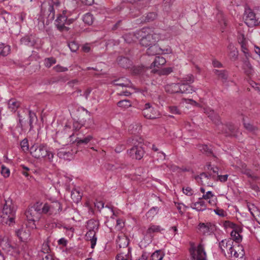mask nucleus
<instances>
[{
  "label": "nucleus",
  "instance_id": "nucleus-10",
  "mask_svg": "<svg viewBox=\"0 0 260 260\" xmlns=\"http://www.w3.org/2000/svg\"><path fill=\"white\" fill-rule=\"evenodd\" d=\"M0 248L8 252L16 248L12 245L11 237L8 235L0 236Z\"/></svg>",
  "mask_w": 260,
  "mask_h": 260
},
{
  "label": "nucleus",
  "instance_id": "nucleus-16",
  "mask_svg": "<svg viewBox=\"0 0 260 260\" xmlns=\"http://www.w3.org/2000/svg\"><path fill=\"white\" fill-rule=\"evenodd\" d=\"M234 245V242L231 239L223 240L219 243V247L225 255H228L229 251H230Z\"/></svg>",
  "mask_w": 260,
  "mask_h": 260
},
{
  "label": "nucleus",
  "instance_id": "nucleus-28",
  "mask_svg": "<svg viewBox=\"0 0 260 260\" xmlns=\"http://www.w3.org/2000/svg\"><path fill=\"white\" fill-rule=\"evenodd\" d=\"M20 106V103L16 99H12L8 102V108L12 112H15Z\"/></svg>",
  "mask_w": 260,
  "mask_h": 260
},
{
  "label": "nucleus",
  "instance_id": "nucleus-30",
  "mask_svg": "<svg viewBox=\"0 0 260 260\" xmlns=\"http://www.w3.org/2000/svg\"><path fill=\"white\" fill-rule=\"evenodd\" d=\"M161 48L155 44L150 45L147 49L146 53L148 55H155L160 54Z\"/></svg>",
  "mask_w": 260,
  "mask_h": 260
},
{
  "label": "nucleus",
  "instance_id": "nucleus-24",
  "mask_svg": "<svg viewBox=\"0 0 260 260\" xmlns=\"http://www.w3.org/2000/svg\"><path fill=\"white\" fill-rule=\"evenodd\" d=\"M190 207L193 209L200 211L206 210V205L203 199L200 198L197 202L192 203L190 205Z\"/></svg>",
  "mask_w": 260,
  "mask_h": 260
},
{
  "label": "nucleus",
  "instance_id": "nucleus-33",
  "mask_svg": "<svg viewBox=\"0 0 260 260\" xmlns=\"http://www.w3.org/2000/svg\"><path fill=\"white\" fill-rule=\"evenodd\" d=\"M117 61L120 66L123 68H127L131 65V61L126 57H119L117 59Z\"/></svg>",
  "mask_w": 260,
  "mask_h": 260
},
{
  "label": "nucleus",
  "instance_id": "nucleus-63",
  "mask_svg": "<svg viewBox=\"0 0 260 260\" xmlns=\"http://www.w3.org/2000/svg\"><path fill=\"white\" fill-rule=\"evenodd\" d=\"M214 212H215V213L216 214H217L218 215H219L221 217H223L225 216V213L224 211L222 209L217 208V209L214 210Z\"/></svg>",
  "mask_w": 260,
  "mask_h": 260
},
{
  "label": "nucleus",
  "instance_id": "nucleus-1",
  "mask_svg": "<svg viewBox=\"0 0 260 260\" xmlns=\"http://www.w3.org/2000/svg\"><path fill=\"white\" fill-rule=\"evenodd\" d=\"M16 207L12 200L8 198L5 200L3 210L0 213V221L3 224L9 226L15 223Z\"/></svg>",
  "mask_w": 260,
  "mask_h": 260
},
{
  "label": "nucleus",
  "instance_id": "nucleus-26",
  "mask_svg": "<svg viewBox=\"0 0 260 260\" xmlns=\"http://www.w3.org/2000/svg\"><path fill=\"white\" fill-rule=\"evenodd\" d=\"M229 50V56L232 60H235L238 58V51L237 48L232 44H230L228 47Z\"/></svg>",
  "mask_w": 260,
  "mask_h": 260
},
{
  "label": "nucleus",
  "instance_id": "nucleus-14",
  "mask_svg": "<svg viewBox=\"0 0 260 260\" xmlns=\"http://www.w3.org/2000/svg\"><path fill=\"white\" fill-rule=\"evenodd\" d=\"M199 178L202 185L208 186H213V182L211 181V180L217 181L216 175L213 174L211 172L203 173L200 174Z\"/></svg>",
  "mask_w": 260,
  "mask_h": 260
},
{
  "label": "nucleus",
  "instance_id": "nucleus-22",
  "mask_svg": "<svg viewBox=\"0 0 260 260\" xmlns=\"http://www.w3.org/2000/svg\"><path fill=\"white\" fill-rule=\"evenodd\" d=\"M113 83L115 86H119L122 87H132V84L131 82L126 78H121L113 81Z\"/></svg>",
  "mask_w": 260,
  "mask_h": 260
},
{
  "label": "nucleus",
  "instance_id": "nucleus-4",
  "mask_svg": "<svg viewBox=\"0 0 260 260\" xmlns=\"http://www.w3.org/2000/svg\"><path fill=\"white\" fill-rule=\"evenodd\" d=\"M62 209V205L58 201L46 203L43 206L41 205L42 213L48 215H55L59 214Z\"/></svg>",
  "mask_w": 260,
  "mask_h": 260
},
{
  "label": "nucleus",
  "instance_id": "nucleus-13",
  "mask_svg": "<svg viewBox=\"0 0 260 260\" xmlns=\"http://www.w3.org/2000/svg\"><path fill=\"white\" fill-rule=\"evenodd\" d=\"M141 142L139 143L138 145H136L128 150V153L133 158L140 160L144 154V151L141 146Z\"/></svg>",
  "mask_w": 260,
  "mask_h": 260
},
{
  "label": "nucleus",
  "instance_id": "nucleus-55",
  "mask_svg": "<svg viewBox=\"0 0 260 260\" xmlns=\"http://www.w3.org/2000/svg\"><path fill=\"white\" fill-rule=\"evenodd\" d=\"M158 211V208L157 207H152L149 211L147 213L146 215L149 217L150 216H153L154 215L156 214Z\"/></svg>",
  "mask_w": 260,
  "mask_h": 260
},
{
  "label": "nucleus",
  "instance_id": "nucleus-36",
  "mask_svg": "<svg viewBox=\"0 0 260 260\" xmlns=\"http://www.w3.org/2000/svg\"><path fill=\"white\" fill-rule=\"evenodd\" d=\"M165 254L161 250H157L151 255L150 260H162Z\"/></svg>",
  "mask_w": 260,
  "mask_h": 260
},
{
  "label": "nucleus",
  "instance_id": "nucleus-17",
  "mask_svg": "<svg viewBox=\"0 0 260 260\" xmlns=\"http://www.w3.org/2000/svg\"><path fill=\"white\" fill-rule=\"evenodd\" d=\"M199 232L203 235H209L214 230V225L211 223H200L198 226Z\"/></svg>",
  "mask_w": 260,
  "mask_h": 260
},
{
  "label": "nucleus",
  "instance_id": "nucleus-23",
  "mask_svg": "<svg viewBox=\"0 0 260 260\" xmlns=\"http://www.w3.org/2000/svg\"><path fill=\"white\" fill-rule=\"evenodd\" d=\"M116 259L117 260H132L131 249L130 248L124 249L123 251L117 254Z\"/></svg>",
  "mask_w": 260,
  "mask_h": 260
},
{
  "label": "nucleus",
  "instance_id": "nucleus-9",
  "mask_svg": "<svg viewBox=\"0 0 260 260\" xmlns=\"http://www.w3.org/2000/svg\"><path fill=\"white\" fill-rule=\"evenodd\" d=\"M142 113L144 116L148 119H155L159 115L158 111L149 103L145 104Z\"/></svg>",
  "mask_w": 260,
  "mask_h": 260
},
{
  "label": "nucleus",
  "instance_id": "nucleus-38",
  "mask_svg": "<svg viewBox=\"0 0 260 260\" xmlns=\"http://www.w3.org/2000/svg\"><path fill=\"white\" fill-rule=\"evenodd\" d=\"M231 236L232 238L231 240L233 242L235 241L236 243H239L242 241V236L240 235L239 232L236 230H233L231 232Z\"/></svg>",
  "mask_w": 260,
  "mask_h": 260
},
{
  "label": "nucleus",
  "instance_id": "nucleus-3",
  "mask_svg": "<svg viewBox=\"0 0 260 260\" xmlns=\"http://www.w3.org/2000/svg\"><path fill=\"white\" fill-rule=\"evenodd\" d=\"M42 204L40 202L35 203L33 206L28 208L25 212V215L28 221L32 222V228H36L35 222L39 220L41 214H43L41 210Z\"/></svg>",
  "mask_w": 260,
  "mask_h": 260
},
{
  "label": "nucleus",
  "instance_id": "nucleus-2",
  "mask_svg": "<svg viewBox=\"0 0 260 260\" xmlns=\"http://www.w3.org/2000/svg\"><path fill=\"white\" fill-rule=\"evenodd\" d=\"M244 18L248 26H256L260 24V7L251 9L249 7L245 9Z\"/></svg>",
  "mask_w": 260,
  "mask_h": 260
},
{
  "label": "nucleus",
  "instance_id": "nucleus-11",
  "mask_svg": "<svg viewBox=\"0 0 260 260\" xmlns=\"http://www.w3.org/2000/svg\"><path fill=\"white\" fill-rule=\"evenodd\" d=\"M190 252L193 260H206V255L202 244L198 245L197 249L191 248Z\"/></svg>",
  "mask_w": 260,
  "mask_h": 260
},
{
  "label": "nucleus",
  "instance_id": "nucleus-62",
  "mask_svg": "<svg viewBox=\"0 0 260 260\" xmlns=\"http://www.w3.org/2000/svg\"><path fill=\"white\" fill-rule=\"evenodd\" d=\"M216 177H217V180H219L221 182H224L227 180L228 177V175H218V176H216Z\"/></svg>",
  "mask_w": 260,
  "mask_h": 260
},
{
  "label": "nucleus",
  "instance_id": "nucleus-5",
  "mask_svg": "<svg viewBox=\"0 0 260 260\" xmlns=\"http://www.w3.org/2000/svg\"><path fill=\"white\" fill-rule=\"evenodd\" d=\"M66 13V11H63L62 14L58 16L55 21V25L60 31H68L69 28L66 25L72 23L74 20L73 19H68Z\"/></svg>",
  "mask_w": 260,
  "mask_h": 260
},
{
  "label": "nucleus",
  "instance_id": "nucleus-32",
  "mask_svg": "<svg viewBox=\"0 0 260 260\" xmlns=\"http://www.w3.org/2000/svg\"><path fill=\"white\" fill-rule=\"evenodd\" d=\"M242 68L247 75H251L253 73L252 67L248 61V58L243 60Z\"/></svg>",
  "mask_w": 260,
  "mask_h": 260
},
{
  "label": "nucleus",
  "instance_id": "nucleus-64",
  "mask_svg": "<svg viewBox=\"0 0 260 260\" xmlns=\"http://www.w3.org/2000/svg\"><path fill=\"white\" fill-rule=\"evenodd\" d=\"M45 157H46L50 162H52L54 157V154L51 151L47 150V154Z\"/></svg>",
  "mask_w": 260,
  "mask_h": 260
},
{
  "label": "nucleus",
  "instance_id": "nucleus-25",
  "mask_svg": "<svg viewBox=\"0 0 260 260\" xmlns=\"http://www.w3.org/2000/svg\"><path fill=\"white\" fill-rule=\"evenodd\" d=\"M214 73L217 76L218 79L222 81L223 83L228 82L229 74L226 71L215 70Z\"/></svg>",
  "mask_w": 260,
  "mask_h": 260
},
{
  "label": "nucleus",
  "instance_id": "nucleus-60",
  "mask_svg": "<svg viewBox=\"0 0 260 260\" xmlns=\"http://www.w3.org/2000/svg\"><path fill=\"white\" fill-rule=\"evenodd\" d=\"M69 154H70V153L69 152H67V151H64L63 150H60L57 153L58 156L59 157H62V158H65L66 155L68 156L69 155Z\"/></svg>",
  "mask_w": 260,
  "mask_h": 260
},
{
  "label": "nucleus",
  "instance_id": "nucleus-39",
  "mask_svg": "<svg viewBox=\"0 0 260 260\" xmlns=\"http://www.w3.org/2000/svg\"><path fill=\"white\" fill-rule=\"evenodd\" d=\"M162 229L159 225H151L147 229L146 233L148 234L151 235L154 233L160 232Z\"/></svg>",
  "mask_w": 260,
  "mask_h": 260
},
{
  "label": "nucleus",
  "instance_id": "nucleus-43",
  "mask_svg": "<svg viewBox=\"0 0 260 260\" xmlns=\"http://www.w3.org/2000/svg\"><path fill=\"white\" fill-rule=\"evenodd\" d=\"M10 47L9 46H4V44H0V56H6L9 54Z\"/></svg>",
  "mask_w": 260,
  "mask_h": 260
},
{
  "label": "nucleus",
  "instance_id": "nucleus-37",
  "mask_svg": "<svg viewBox=\"0 0 260 260\" xmlns=\"http://www.w3.org/2000/svg\"><path fill=\"white\" fill-rule=\"evenodd\" d=\"M166 62V59L162 57V56H156L153 61V62L152 63L151 67H158L159 66H162L165 64Z\"/></svg>",
  "mask_w": 260,
  "mask_h": 260
},
{
  "label": "nucleus",
  "instance_id": "nucleus-41",
  "mask_svg": "<svg viewBox=\"0 0 260 260\" xmlns=\"http://www.w3.org/2000/svg\"><path fill=\"white\" fill-rule=\"evenodd\" d=\"M93 139V137L91 135H88L85 138H77L75 141L77 143L78 145H79L81 144H88L92 139Z\"/></svg>",
  "mask_w": 260,
  "mask_h": 260
},
{
  "label": "nucleus",
  "instance_id": "nucleus-56",
  "mask_svg": "<svg viewBox=\"0 0 260 260\" xmlns=\"http://www.w3.org/2000/svg\"><path fill=\"white\" fill-rule=\"evenodd\" d=\"M53 70L56 72H64L67 71L68 69L58 64L53 68Z\"/></svg>",
  "mask_w": 260,
  "mask_h": 260
},
{
  "label": "nucleus",
  "instance_id": "nucleus-34",
  "mask_svg": "<svg viewBox=\"0 0 260 260\" xmlns=\"http://www.w3.org/2000/svg\"><path fill=\"white\" fill-rule=\"evenodd\" d=\"M243 121L244 127L248 131L253 134H256L258 132V129L257 127L251 124L249 122H246V120L244 118L243 119Z\"/></svg>",
  "mask_w": 260,
  "mask_h": 260
},
{
  "label": "nucleus",
  "instance_id": "nucleus-46",
  "mask_svg": "<svg viewBox=\"0 0 260 260\" xmlns=\"http://www.w3.org/2000/svg\"><path fill=\"white\" fill-rule=\"evenodd\" d=\"M50 252V248L49 245V241L47 240L46 241H45L42 244V249L41 251V254H45L47 253H49Z\"/></svg>",
  "mask_w": 260,
  "mask_h": 260
},
{
  "label": "nucleus",
  "instance_id": "nucleus-27",
  "mask_svg": "<svg viewBox=\"0 0 260 260\" xmlns=\"http://www.w3.org/2000/svg\"><path fill=\"white\" fill-rule=\"evenodd\" d=\"M116 243L119 248L123 247L124 249L128 248L127 247L128 244L127 239L123 235L118 237L117 239H116Z\"/></svg>",
  "mask_w": 260,
  "mask_h": 260
},
{
  "label": "nucleus",
  "instance_id": "nucleus-52",
  "mask_svg": "<svg viewBox=\"0 0 260 260\" xmlns=\"http://www.w3.org/2000/svg\"><path fill=\"white\" fill-rule=\"evenodd\" d=\"M1 174L5 178L8 177L10 174V170L3 165L2 166Z\"/></svg>",
  "mask_w": 260,
  "mask_h": 260
},
{
  "label": "nucleus",
  "instance_id": "nucleus-50",
  "mask_svg": "<svg viewBox=\"0 0 260 260\" xmlns=\"http://www.w3.org/2000/svg\"><path fill=\"white\" fill-rule=\"evenodd\" d=\"M248 208L249 211L253 216H254L255 214L259 212L258 208L254 204H248Z\"/></svg>",
  "mask_w": 260,
  "mask_h": 260
},
{
  "label": "nucleus",
  "instance_id": "nucleus-12",
  "mask_svg": "<svg viewBox=\"0 0 260 260\" xmlns=\"http://www.w3.org/2000/svg\"><path fill=\"white\" fill-rule=\"evenodd\" d=\"M218 129L226 136H236V129L235 126L231 123L222 124L221 121L218 124Z\"/></svg>",
  "mask_w": 260,
  "mask_h": 260
},
{
  "label": "nucleus",
  "instance_id": "nucleus-31",
  "mask_svg": "<svg viewBox=\"0 0 260 260\" xmlns=\"http://www.w3.org/2000/svg\"><path fill=\"white\" fill-rule=\"evenodd\" d=\"M99 221L91 219L87 222V229L88 230H91L97 232L99 229Z\"/></svg>",
  "mask_w": 260,
  "mask_h": 260
},
{
  "label": "nucleus",
  "instance_id": "nucleus-61",
  "mask_svg": "<svg viewBox=\"0 0 260 260\" xmlns=\"http://www.w3.org/2000/svg\"><path fill=\"white\" fill-rule=\"evenodd\" d=\"M40 255L42 257V260H53L52 255L50 253L40 254Z\"/></svg>",
  "mask_w": 260,
  "mask_h": 260
},
{
  "label": "nucleus",
  "instance_id": "nucleus-6",
  "mask_svg": "<svg viewBox=\"0 0 260 260\" xmlns=\"http://www.w3.org/2000/svg\"><path fill=\"white\" fill-rule=\"evenodd\" d=\"M245 252L242 245L236 244L225 256L231 260H244Z\"/></svg>",
  "mask_w": 260,
  "mask_h": 260
},
{
  "label": "nucleus",
  "instance_id": "nucleus-20",
  "mask_svg": "<svg viewBox=\"0 0 260 260\" xmlns=\"http://www.w3.org/2000/svg\"><path fill=\"white\" fill-rule=\"evenodd\" d=\"M179 93H191L195 91L196 89L190 86L188 83H179Z\"/></svg>",
  "mask_w": 260,
  "mask_h": 260
},
{
  "label": "nucleus",
  "instance_id": "nucleus-19",
  "mask_svg": "<svg viewBox=\"0 0 260 260\" xmlns=\"http://www.w3.org/2000/svg\"><path fill=\"white\" fill-rule=\"evenodd\" d=\"M204 113L216 124L220 122V118L213 110L209 108L204 109Z\"/></svg>",
  "mask_w": 260,
  "mask_h": 260
},
{
  "label": "nucleus",
  "instance_id": "nucleus-21",
  "mask_svg": "<svg viewBox=\"0 0 260 260\" xmlns=\"http://www.w3.org/2000/svg\"><path fill=\"white\" fill-rule=\"evenodd\" d=\"M96 232V231L88 230L85 235L86 240L90 242L91 248L92 249L94 248L97 241Z\"/></svg>",
  "mask_w": 260,
  "mask_h": 260
},
{
  "label": "nucleus",
  "instance_id": "nucleus-49",
  "mask_svg": "<svg viewBox=\"0 0 260 260\" xmlns=\"http://www.w3.org/2000/svg\"><path fill=\"white\" fill-rule=\"evenodd\" d=\"M157 14L154 12L149 13L145 16L144 22H150L156 19Z\"/></svg>",
  "mask_w": 260,
  "mask_h": 260
},
{
  "label": "nucleus",
  "instance_id": "nucleus-40",
  "mask_svg": "<svg viewBox=\"0 0 260 260\" xmlns=\"http://www.w3.org/2000/svg\"><path fill=\"white\" fill-rule=\"evenodd\" d=\"M83 21L88 25H91L93 23L94 17L92 14L87 13L83 16Z\"/></svg>",
  "mask_w": 260,
  "mask_h": 260
},
{
  "label": "nucleus",
  "instance_id": "nucleus-47",
  "mask_svg": "<svg viewBox=\"0 0 260 260\" xmlns=\"http://www.w3.org/2000/svg\"><path fill=\"white\" fill-rule=\"evenodd\" d=\"M117 105L119 107L127 108L131 106V103L129 100H123L119 101L117 103Z\"/></svg>",
  "mask_w": 260,
  "mask_h": 260
},
{
  "label": "nucleus",
  "instance_id": "nucleus-53",
  "mask_svg": "<svg viewBox=\"0 0 260 260\" xmlns=\"http://www.w3.org/2000/svg\"><path fill=\"white\" fill-rule=\"evenodd\" d=\"M201 150L204 152L206 153L207 155H210L212 153V150L210 147L206 145H204L201 146Z\"/></svg>",
  "mask_w": 260,
  "mask_h": 260
},
{
  "label": "nucleus",
  "instance_id": "nucleus-8",
  "mask_svg": "<svg viewBox=\"0 0 260 260\" xmlns=\"http://www.w3.org/2000/svg\"><path fill=\"white\" fill-rule=\"evenodd\" d=\"M140 37H142L140 44L145 47L154 44L159 40V35L155 33L148 32L146 35H143L142 34V36H139Z\"/></svg>",
  "mask_w": 260,
  "mask_h": 260
},
{
  "label": "nucleus",
  "instance_id": "nucleus-7",
  "mask_svg": "<svg viewBox=\"0 0 260 260\" xmlns=\"http://www.w3.org/2000/svg\"><path fill=\"white\" fill-rule=\"evenodd\" d=\"M29 151L32 157L41 159L47 154V148L43 144H35L30 147Z\"/></svg>",
  "mask_w": 260,
  "mask_h": 260
},
{
  "label": "nucleus",
  "instance_id": "nucleus-42",
  "mask_svg": "<svg viewBox=\"0 0 260 260\" xmlns=\"http://www.w3.org/2000/svg\"><path fill=\"white\" fill-rule=\"evenodd\" d=\"M215 197V196L213 194V193L210 191H207L205 194H204L201 198L202 199L204 200H209V203L211 205H215V202L214 200H211L210 199Z\"/></svg>",
  "mask_w": 260,
  "mask_h": 260
},
{
  "label": "nucleus",
  "instance_id": "nucleus-58",
  "mask_svg": "<svg viewBox=\"0 0 260 260\" xmlns=\"http://www.w3.org/2000/svg\"><path fill=\"white\" fill-rule=\"evenodd\" d=\"M170 112L174 114H180V111L178 108L176 106H170L169 107Z\"/></svg>",
  "mask_w": 260,
  "mask_h": 260
},
{
  "label": "nucleus",
  "instance_id": "nucleus-54",
  "mask_svg": "<svg viewBox=\"0 0 260 260\" xmlns=\"http://www.w3.org/2000/svg\"><path fill=\"white\" fill-rule=\"evenodd\" d=\"M68 46L72 52H76L79 48L78 44L74 41L69 43Z\"/></svg>",
  "mask_w": 260,
  "mask_h": 260
},
{
  "label": "nucleus",
  "instance_id": "nucleus-35",
  "mask_svg": "<svg viewBox=\"0 0 260 260\" xmlns=\"http://www.w3.org/2000/svg\"><path fill=\"white\" fill-rule=\"evenodd\" d=\"M166 89L168 92L171 93H179V83H172L168 85Z\"/></svg>",
  "mask_w": 260,
  "mask_h": 260
},
{
  "label": "nucleus",
  "instance_id": "nucleus-18",
  "mask_svg": "<svg viewBox=\"0 0 260 260\" xmlns=\"http://www.w3.org/2000/svg\"><path fill=\"white\" fill-rule=\"evenodd\" d=\"M16 234L19 239L22 241H26L30 236V231L27 228H22L16 231Z\"/></svg>",
  "mask_w": 260,
  "mask_h": 260
},
{
  "label": "nucleus",
  "instance_id": "nucleus-51",
  "mask_svg": "<svg viewBox=\"0 0 260 260\" xmlns=\"http://www.w3.org/2000/svg\"><path fill=\"white\" fill-rule=\"evenodd\" d=\"M240 44H241V50H242V52L244 53V54L246 56V58H247L249 56V54L248 52V49L247 48L246 45L245 43L243 40L240 42Z\"/></svg>",
  "mask_w": 260,
  "mask_h": 260
},
{
  "label": "nucleus",
  "instance_id": "nucleus-45",
  "mask_svg": "<svg viewBox=\"0 0 260 260\" xmlns=\"http://www.w3.org/2000/svg\"><path fill=\"white\" fill-rule=\"evenodd\" d=\"M28 112L29 115V124L30 126V129H32L33 128L32 123L35 119H37V117L36 116V114L33 112L29 109H28Z\"/></svg>",
  "mask_w": 260,
  "mask_h": 260
},
{
  "label": "nucleus",
  "instance_id": "nucleus-48",
  "mask_svg": "<svg viewBox=\"0 0 260 260\" xmlns=\"http://www.w3.org/2000/svg\"><path fill=\"white\" fill-rule=\"evenodd\" d=\"M20 146L22 151L26 152L29 150L28 142L27 139H24L20 142Z\"/></svg>",
  "mask_w": 260,
  "mask_h": 260
},
{
  "label": "nucleus",
  "instance_id": "nucleus-44",
  "mask_svg": "<svg viewBox=\"0 0 260 260\" xmlns=\"http://www.w3.org/2000/svg\"><path fill=\"white\" fill-rule=\"evenodd\" d=\"M56 60L54 57H51L44 59V66L47 68H50L53 64L56 63Z\"/></svg>",
  "mask_w": 260,
  "mask_h": 260
},
{
  "label": "nucleus",
  "instance_id": "nucleus-29",
  "mask_svg": "<svg viewBox=\"0 0 260 260\" xmlns=\"http://www.w3.org/2000/svg\"><path fill=\"white\" fill-rule=\"evenodd\" d=\"M21 44L26 46L32 47L35 44V40L34 38L31 36H25L20 40Z\"/></svg>",
  "mask_w": 260,
  "mask_h": 260
},
{
  "label": "nucleus",
  "instance_id": "nucleus-59",
  "mask_svg": "<svg viewBox=\"0 0 260 260\" xmlns=\"http://www.w3.org/2000/svg\"><path fill=\"white\" fill-rule=\"evenodd\" d=\"M183 79L184 81L186 82V83H188L189 84L194 81L193 76L192 75H187Z\"/></svg>",
  "mask_w": 260,
  "mask_h": 260
},
{
  "label": "nucleus",
  "instance_id": "nucleus-57",
  "mask_svg": "<svg viewBox=\"0 0 260 260\" xmlns=\"http://www.w3.org/2000/svg\"><path fill=\"white\" fill-rule=\"evenodd\" d=\"M183 192L187 196H191L193 194V190L190 187H183Z\"/></svg>",
  "mask_w": 260,
  "mask_h": 260
},
{
  "label": "nucleus",
  "instance_id": "nucleus-15",
  "mask_svg": "<svg viewBox=\"0 0 260 260\" xmlns=\"http://www.w3.org/2000/svg\"><path fill=\"white\" fill-rule=\"evenodd\" d=\"M149 29L143 28L142 30L138 31L135 33H128L125 34L123 36L124 41L127 43H131L136 41L139 39V36H142V34H144Z\"/></svg>",
  "mask_w": 260,
  "mask_h": 260
}]
</instances>
